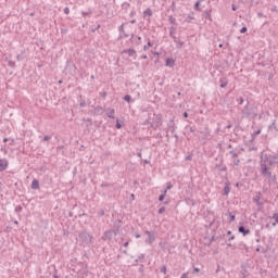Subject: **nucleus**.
<instances>
[{
    "label": "nucleus",
    "instance_id": "f257e3e1",
    "mask_svg": "<svg viewBox=\"0 0 278 278\" xmlns=\"http://www.w3.org/2000/svg\"><path fill=\"white\" fill-rule=\"evenodd\" d=\"M275 164H278V154L270 155L262 153L260 161L261 175H263V177H267V179H273V172H270L269 166H275Z\"/></svg>",
    "mask_w": 278,
    "mask_h": 278
},
{
    "label": "nucleus",
    "instance_id": "f03ea898",
    "mask_svg": "<svg viewBox=\"0 0 278 278\" xmlns=\"http://www.w3.org/2000/svg\"><path fill=\"white\" fill-rule=\"evenodd\" d=\"M78 238H80V240H85V242H92V236L86 231L80 232Z\"/></svg>",
    "mask_w": 278,
    "mask_h": 278
},
{
    "label": "nucleus",
    "instance_id": "7ed1b4c3",
    "mask_svg": "<svg viewBox=\"0 0 278 278\" xmlns=\"http://www.w3.org/2000/svg\"><path fill=\"white\" fill-rule=\"evenodd\" d=\"M146 236H148V239L146 240L147 244H151L152 242H155V235L151 231H146Z\"/></svg>",
    "mask_w": 278,
    "mask_h": 278
},
{
    "label": "nucleus",
    "instance_id": "20e7f679",
    "mask_svg": "<svg viewBox=\"0 0 278 278\" xmlns=\"http://www.w3.org/2000/svg\"><path fill=\"white\" fill-rule=\"evenodd\" d=\"M9 166V162L7 159H0V173H3Z\"/></svg>",
    "mask_w": 278,
    "mask_h": 278
},
{
    "label": "nucleus",
    "instance_id": "39448f33",
    "mask_svg": "<svg viewBox=\"0 0 278 278\" xmlns=\"http://www.w3.org/2000/svg\"><path fill=\"white\" fill-rule=\"evenodd\" d=\"M30 188L31 190H40V181H38V179H34Z\"/></svg>",
    "mask_w": 278,
    "mask_h": 278
},
{
    "label": "nucleus",
    "instance_id": "423d86ee",
    "mask_svg": "<svg viewBox=\"0 0 278 278\" xmlns=\"http://www.w3.org/2000/svg\"><path fill=\"white\" fill-rule=\"evenodd\" d=\"M239 233H242L243 236H249V233H251V230L244 228V226H240Z\"/></svg>",
    "mask_w": 278,
    "mask_h": 278
},
{
    "label": "nucleus",
    "instance_id": "0eeeda50",
    "mask_svg": "<svg viewBox=\"0 0 278 278\" xmlns=\"http://www.w3.org/2000/svg\"><path fill=\"white\" fill-rule=\"evenodd\" d=\"M242 115L251 116V109L249 108V105L244 106V109L242 110Z\"/></svg>",
    "mask_w": 278,
    "mask_h": 278
},
{
    "label": "nucleus",
    "instance_id": "6e6552de",
    "mask_svg": "<svg viewBox=\"0 0 278 278\" xmlns=\"http://www.w3.org/2000/svg\"><path fill=\"white\" fill-rule=\"evenodd\" d=\"M122 53H127L129 58H134V55H136V51L134 49L124 50Z\"/></svg>",
    "mask_w": 278,
    "mask_h": 278
},
{
    "label": "nucleus",
    "instance_id": "1a4fd4ad",
    "mask_svg": "<svg viewBox=\"0 0 278 278\" xmlns=\"http://www.w3.org/2000/svg\"><path fill=\"white\" fill-rule=\"evenodd\" d=\"M112 236H114V233L112 232V230H106L104 232V240H112Z\"/></svg>",
    "mask_w": 278,
    "mask_h": 278
},
{
    "label": "nucleus",
    "instance_id": "9d476101",
    "mask_svg": "<svg viewBox=\"0 0 278 278\" xmlns=\"http://www.w3.org/2000/svg\"><path fill=\"white\" fill-rule=\"evenodd\" d=\"M162 125V119L161 118H157V122L156 123H152L151 124V127L153 129H157V127H160Z\"/></svg>",
    "mask_w": 278,
    "mask_h": 278
},
{
    "label": "nucleus",
    "instance_id": "9b49d317",
    "mask_svg": "<svg viewBox=\"0 0 278 278\" xmlns=\"http://www.w3.org/2000/svg\"><path fill=\"white\" fill-rule=\"evenodd\" d=\"M269 218H273L275 220V223H273V227H277L278 224V214L275 213L273 216H269Z\"/></svg>",
    "mask_w": 278,
    "mask_h": 278
},
{
    "label": "nucleus",
    "instance_id": "f8f14e48",
    "mask_svg": "<svg viewBox=\"0 0 278 278\" xmlns=\"http://www.w3.org/2000/svg\"><path fill=\"white\" fill-rule=\"evenodd\" d=\"M114 114H116V112L114 111V109H110L106 112V115L109 118H114Z\"/></svg>",
    "mask_w": 278,
    "mask_h": 278
},
{
    "label": "nucleus",
    "instance_id": "ddd939ff",
    "mask_svg": "<svg viewBox=\"0 0 278 278\" xmlns=\"http://www.w3.org/2000/svg\"><path fill=\"white\" fill-rule=\"evenodd\" d=\"M220 88H227V78H222L219 79Z\"/></svg>",
    "mask_w": 278,
    "mask_h": 278
},
{
    "label": "nucleus",
    "instance_id": "4468645a",
    "mask_svg": "<svg viewBox=\"0 0 278 278\" xmlns=\"http://www.w3.org/2000/svg\"><path fill=\"white\" fill-rule=\"evenodd\" d=\"M166 66H169L170 68H173V66H175V60H173V59H167V60H166Z\"/></svg>",
    "mask_w": 278,
    "mask_h": 278
},
{
    "label": "nucleus",
    "instance_id": "2eb2a0df",
    "mask_svg": "<svg viewBox=\"0 0 278 278\" xmlns=\"http://www.w3.org/2000/svg\"><path fill=\"white\" fill-rule=\"evenodd\" d=\"M143 16H144V18H147V16H153V11L151 9H147L143 12Z\"/></svg>",
    "mask_w": 278,
    "mask_h": 278
},
{
    "label": "nucleus",
    "instance_id": "dca6fc26",
    "mask_svg": "<svg viewBox=\"0 0 278 278\" xmlns=\"http://www.w3.org/2000/svg\"><path fill=\"white\" fill-rule=\"evenodd\" d=\"M268 129H275V131H278V128H277V119H275L271 125L268 127Z\"/></svg>",
    "mask_w": 278,
    "mask_h": 278
},
{
    "label": "nucleus",
    "instance_id": "f3484780",
    "mask_svg": "<svg viewBox=\"0 0 278 278\" xmlns=\"http://www.w3.org/2000/svg\"><path fill=\"white\" fill-rule=\"evenodd\" d=\"M168 244V242H166V241H161L160 243H159V247H161V249H166V245Z\"/></svg>",
    "mask_w": 278,
    "mask_h": 278
},
{
    "label": "nucleus",
    "instance_id": "a211bd4d",
    "mask_svg": "<svg viewBox=\"0 0 278 278\" xmlns=\"http://www.w3.org/2000/svg\"><path fill=\"white\" fill-rule=\"evenodd\" d=\"M149 47H153V43L151 41H148V45L143 47V51H148Z\"/></svg>",
    "mask_w": 278,
    "mask_h": 278
},
{
    "label": "nucleus",
    "instance_id": "6ab92c4d",
    "mask_svg": "<svg viewBox=\"0 0 278 278\" xmlns=\"http://www.w3.org/2000/svg\"><path fill=\"white\" fill-rule=\"evenodd\" d=\"M200 5H201V1H197L194 4V8H195V10H198V12H201Z\"/></svg>",
    "mask_w": 278,
    "mask_h": 278
},
{
    "label": "nucleus",
    "instance_id": "aec40b11",
    "mask_svg": "<svg viewBox=\"0 0 278 278\" xmlns=\"http://www.w3.org/2000/svg\"><path fill=\"white\" fill-rule=\"evenodd\" d=\"M124 101H127V103H131V96L126 94V96L124 97Z\"/></svg>",
    "mask_w": 278,
    "mask_h": 278
},
{
    "label": "nucleus",
    "instance_id": "412c9836",
    "mask_svg": "<svg viewBox=\"0 0 278 278\" xmlns=\"http://www.w3.org/2000/svg\"><path fill=\"white\" fill-rule=\"evenodd\" d=\"M164 199H166V190L159 197V201H164Z\"/></svg>",
    "mask_w": 278,
    "mask_h": 278
},
{
    "label": "nucleus",
    "instance_id": "4be33fe9",
    "mask_svg": "<svg viewBox=\"0 0 278 278\" xmlns=\"http://www.w3.org/2000/svg\"><path fill=\"white\" fill-rule=\"evenodd\" d=\"M229 192H231V189L226 186V187L224 188V193L227 195V194H229Z\"/></svg>",
    "mask_w": 278,
    "mask_h": 278
},
{
    "label": "nucleus",
    "instance_id": "5701e85b",
    "mask_svg": "<svg viewBox=\"0 0 278 278\" xmlns=\"http://www.w3.org/2000/svg\"><path fill=\"white\" fill-rule=\"evenodd\" d=\"M176 47L177 49H181V47H184V41H178Z\"/></svg>",
    "mask_w": 278,
    "mask_h": 278
},
{
    "label": "nucleus",
    "instance_id": "b1692460",
    "mask_svg": "<svg viewBox=\"0 0 278 278\" xmlns=\"http://www.w3.org/2000/svg\"><path fill=\"white\" fill-rule=\"evenodd\" d=\"M173 189V185L170 182H167V187H166V192H168V190H172Z\"/></svg>",
    "mask_w": 278,
    "mask_h": 278
},
{
    "label": "nucleus",
    "instance_id": "393cba45",
    "mask_svg": "<svg viewBox=\"0 0 278 278\" xmlns=\"http://www.w3.org/2000/svg\"><path fill=\"white\" fill-rule=\"evenodd\" d=\"M99 216H105V211L103 208H101L99 212H98Z\"/></svg>",
    "mask_w": 278,
    "mask_h": 278
},
{
    "label": "nucleus",
    "instance_id": "a878e982",
    "mask_svg": "<svg viewBox=\"0 0 278 278\" xmlns=\"http://www.w3.org/2000/svg\"><path fill=\"white\" fill-rule=\"evenodd\" d=\"M49 140H51V136H45L43 139H42L43 142H47Z\"/></svg>",
    "mask_w": 278,
    "mask_h": 278
},
{
    "label": "nucleus",
    "instance_id": "bb28decb",
    "mask_svg": "<svg viewBox=\"0 0 278 278\" xmlns=\"http://www.w3.org/2000/svg\"><path fill=\"white\" fill-rule=\"evenodd\" d=\"M164 212H166V207H161V208H159V214H164Z\"/></svg>",
    "mask_w": 278,
    "mask_h": 278
},
{
    "label": "nucleus",
    "instance_id": "cd10ccee",
    "mask_svg": "<svg viewBox=\"0 0 278 278\" xmlns=\"http://www.w3.org/2000/svg\"><path fill=\"white\" fill-rule=\"evenodd\" d=\"M237 101L239 102L240 105L244 103V98H238Z\"/></svg>",
    "mask_w": 278,
    "mask_h": 278
},
{
    "label": "nucleus",
    "instance_id": "c85d7f7f",
    "mask_svg": "<svg viewBox=\"0 0 278 278\" xmlns=\"http://www.w3.org/2000/svg\"><path fill=\"white\" fill-rule=\"evenodd\" d=\"M22 211H23V206L18 205V206L15 207V212H17V213L22 212Z\"/></svg>",
    "mask_w": 278,
    "mask_h": 278
},
{
    "label": "nucleus",
    "instance_id": "c756f323",
    "mask_svg": "<svg viewBox=\"0 0 278 278\" xmlns=\"http://www.w3.org/2000/svg\"><path fill=\"white\" fill-rule=\"evenodd\" d=\"M115 127H116V129H121V127H123V126L121 125V122H119L118 119L116 121V126H115Z\"/></svg>",
    "mask_w": 278,
    "mask_h": 278
},
{
    "label": "nucleus",
    "instance_id": "7c9ffc66",
    "mask_svg": "<svg viewBox=\"0 0 278 278\" xmlns=\"http://www.w3.org/2000/svg\"><path fill=\"white\" fill-rule=\"evenodd\" d=\"M240 34H247V26H243V27L240 29Z\"/></svg>",
    "mask_w": 278,
    "mask_h": 278
},
{
    "label": "nucleus",
    "instance_id": "2f4dec72",
    "mask_svg": "<svg viewBox=\"0 0 278 278\" xmlns=\"http://www.w3.org/2000/svg\"><path fill=\"white\" fill-rule=\"evenodd\" d=\"M64 14H71V9H68V7L64 9Z\"/></svg>",
    "mask_w": 278,
    "mask_h": 278
},
{
    "label": "nucleus",
    "instance_id": "473e14b6",
    "mask_svg": "<svg viewBox=\"0 0 278 278\" xmlns=\"http://www.w3.org/2000/svg\"><path fill=\"white\" fill-rule=\"evenodd\" d=\"M175 21H177L175 17L169 16V23L175 24Z\"/></svg>",
    "mask_w": 278,
    "mask_h": 278
},
{
    "label": "nucleus",
    "instance_id": "72a5a7b5",
    "mask_svg": "<svg viewBox=\"0 0 278 278\" xmlns=\"http://www.w3.org/2000/svg\"><path fill=\"white\" fill-rule=\"evenodd\" d=\"M161 273H163V275H166V266L161 267Z\"/></svg>",
    "mask_w": 278,
    "mask_h": 278
},
{
    "label": "nucleus",
    "instance_id": "f704fd0d",
    "mask_svg": "<svg viewBox=\"0 0 278 278\" xmlns=\"http://www.w3.org/2000/svg\"><path fill=\"white\" fill-rule=\"evenodd\" d=\"M262 134V130L254 131L253 136H260Z\"/></svg>",
    "mask_w": 278,
    "mask_h": 278
},
{
    "label": "nucleus",
    "instance_id": "c9c22d12",
    "mask_svg": "<svg viewBox=\"0 0 278 278\" xmlns=\"http://www.w3.org/2000/svg\"><path fill=\"white\" fill-rule=\"evenodd\" d=\"M229 153L232 155V157H238V153H235L233 151H230Z\"/></svg>",
    "mask_w": 278,
    "mask_h": 278
},
{
    "label": "nucleus",
    "instance_id": "e433bc0d",
    "mask_svg": "<svg viewBox=\"0 0 278 278\" xmlns=\"http://www.w3.org/2000/svg\"><path fill=\"white\" fill-rule=\"evenodd\" d=\"M124 29H125V24H122V25L119 26V31H124Z\"/></svg>",
    "mask_w": 278,
    "mask_h": 278
},
{
    "label": "nucleus",
    "instance_id": "4c0bfd02",
    "mask_svg": "<svg viewBox=\"0 0 278 278\" xmlns=\"http://www.w3.org/2000/svg\"><path fill=\"white\" fill-rule=\"evenodd\" d=\"M233 220H236V215L230 216V223H233Z\"/></svg>",
    "mask_w": 278,
    "mask_h": 278
},
{
    "label": "nucleus",
    "instance_id": "58836bf2",
    "mask_svg": "<svg viewBox=\"0 0 278 278\" xmlns=\"http://www.w3.org/2000/svg\"><path fill=\"white\" fill-rule=\"evenodd\" d=\"M200 271H201V269H199V267L193 268V273H200Z\"/></svg>",
    "mask_w": 278,
    "mask_h": 278
},
{
    "label": "nucleus",
    "instance_id": "ea45409f",
    "mask_svg": "<svg viewBox=\"0 0 278 278\" xmlns=\"http://www.w3.org/2000/svg\"><path fill=\"white\" fill-rule=\"evenodd\" d=\"M180 278H188V273L182 274Z\"/></svg>",
    "mask_w": 278,
    "mask_h": 278
},
{
    "label": "nucleus",
    "instance_id": "a19ab883",
    "mask_svg": "<svg viewBox=\"0 0 278 278\" xmlns=\"http://www.w3.org/2000/svg\"><path fill=\"white\" fill-rule=\"evenodd\" d=\"M130 16H136V11H131Z\"/></svg>",
    "mask_w": 278,
    "mask_h": 278
},
{
    "label": "nucleus",
    "instance_id": "79ce46f5",
    "mask_svg": "<svg viewBox=\"0 0 278 278\" xmlns=\"http://www.w3.org/2000/svg\"><path fill=\"white\" fill-rule=\"evenodd\" d=\"M257 15H258L260 18H263L264 13H258Z\"/></svg>",
    "mask_w": 278,
    "mask_h": 278
},
{
    "label": "nucleus",
    "instance_id": "37998d69",
    "mask_svg": "<svg viewBox=\"0 0 278 278\" xmlns=\"http://www.w3.org/2000/svg\"><path fill=\"white\" fill-rule=\"evenodd\" d=\"M184 117H185V118H188V112H185V113H184Z\"/></svg>",
    "mask_w": 278,
    "mask_h": 278
},
{
    "label": "nucleus",
    "instance_id": "c03bdc74",
    "mask_svg": "<svg viewBox=\"0 0 278 278\" xmlns=\"http://www.w3.org/2000/svg\"><path fill=\"white\" fill-rule=\"evenodd\" d=\"M139 260H144V254H141V255L139 256Z\"/></svg>",
    "mask_w": 278,
    "mask_h": 278
},
{
    "label": "nucleus",
    "instance_id": "a18cd8bd",
    "mask_svg": "<svg viewBox=\"0 0 278 278\" xmlns=\"http://www.w3.org/2000/svg\"><path fill=\"white\" fill-rule=\"evenodd\" d=\"M124 247H125V248L129 247V242H125V243H124Z\"/></svg>",
    "mask_w": 278,
    "mask_h": 278
},
{
    "label": "nucleus",
    "instance_id": "49530a36",
    "mask_svg": "<svg viewBox=\"0 0 278 278\" xmlns=\"http://www.w3.org/2000/svg\"><path fill=\"white\" fill-rule=\"evenodd\" d=\"M147 58H148L147 55H142L141 60H147Z\"/></svg>",
    "mask_w": 278,
    "mask_h": 278
},
{
    "label": "nucleus",
    "instance_id": "de8ad7c7",
    "mask_svg": "<svg viewBox=\"0 0 278 278\" xmlns=\"http://www.w3.org/2000/svg\"><path fill=\"white\" fill-rule=\"evenodd\" d=\"M235 164L238 166V164H240V160H237Z\"/></svg>",
    "mask_w": 278,
    "mask_h": 278
},
{
    "label": "nucleus",
    "instance_id": "09e8293b",
    "mask_svg": "<svg viewBox=\"0 0 278 278\" xmlns=\"http://www.w3.org/2000/svg\"><path fill=\"white\" fill-rule=\"evenodd\" d=\"M83 16H88V13L87 12H83Z\"/></svg>",
    "mask_w": 278,
    "mask_h": 278
},
{
    "label": "nucleus",
    "instance_id": "8fccbe9b",
    "mask_svg": "<svg viewBox=\"0 0 278 278\" xmlns=\"http://www.w3.org/2000/svg\"><path fill=\"white\" fill-rule=\"evenodd\" d=\"M108 186V184H102V188H105Z\"/></svg>",
    "mask_w": 278,
    "mask_h": 278
},
{
    "label": "nucleus",
    "instance_id": "3c124183",
    "mask_svg": "<svg viewBox=\"0 0 278 278\" xmlns=\"http://www.w3.org/2000/svg\"><path fill=\"white\" fill-rule=\"evenodd\" d=\"M130 23L134 25L136 23V20H132Z\"/></svg>",
    "mask_w": 278,
    "mask_h": 278
},
{
    "label": "nucleus",
    "instance_id": "603ef678",
    "mask_svg": "<svg viewBox=\"0 0 278 278\" xmlns=\"http://www.w3.org/2000/svg\"><path fill=\"white\" fill-rule=\"evenodd\" d=\"M3 142H8V138H4V139H3Z\"/></svg>",
    "mask_w": 278,
    "mask_h": 278
},
{
    "label": "nucleus",
    "instance_id": "864d4df0",
    "mask_svg": "<svg viewBox=\"0 0 278 278\" xmlns=\"http://www.w3.org/2000/svg\"><path fill=\"white\" fill-rule=\"evenodd\" d=\"M235 238H236V237H233V236H232V237H230V239H229V240H235Z\"/></svg>",
    "mask_w": 278,
    "mask_h": 278
},
{
    "label": "nucleus",
    "instance_id": "5fc2aeb1",
    "mask_svg": "<svg viewBox=\"0 0 278 278\" xmlns=\"http://www.w3.org/2000/svg\"><path fill=\"white\" fill-rule=\"evenodd\" d=\"M186 160H191V156H187Z\"/></svg>",
    "mask_w": 278,
    "mask_h": 278
},
{
    "label": "nucleus",
    "instance_id": "6e6d98bb",
    "mask_svg": "<svg viewBox=\"0 0 278 278\" xmlns=\"http://www.w3.org/2000/svg\"><path fill=\"white\" fill-rule=\"evenodd\" d=\"M14 225H18V222H17V220H15V222H14Z\"/></svg>",
    "mask_w": 278,
    "mask_h": 278
},
{
    "label": "nucleus",
    "instance_id": "4d7b16f0",
    "mask_svg": "<svg viewBox=\"0 0 278 278\" xmlns=\"http://www.w3.org/2000/svg\"><path fill=\"white\" fill-rule=\"evenodd\" d=\"M232 10L236 11V7L235 5H232Z\"/></svg>",
    "mask_w": 278,
    "mask_h": 278
},
{
    "label": "nucleus",
    "instance_id": "13d9d810",
    "mask_svg": "<svg viewBox=\"0 0 278 278\" xmlns=\"http://www.w3.org/2000/svg\"><path fill=\"white\" fill-rule=\"evenodd\" d=\"M123 253L127 254V250H124Z\"/></svg>",
    "mask_w": 278,
    "mask_h": 278
},
{
    "label": "nucleus",
    "instance_id": "bf43d9fd",
    "mask_svg": "<svg viewBox=\"0 0 278 278\" xmlns=\"http://www.w3.org/2000/svg\"><path fill=\"white\" fill-rule=\"evenodd\" d=\"M136 238H140V235H136Z\"/></svg>",
    "mask_w": 278,
    "mask_h": 278
},
{
    "label": "nucleus",
    "instance_id": "052dcab7",
    "mask_svg": "<svg viewBox=\"0 0 278 278\" xmlns=\"http://www.w3.org/2000/svg\"><path fill=\"white\" fill-rule=\"evenodd\" d=\"M106 96H108V93L104 92V93H103V97H106Z\"/></svg>",
    "mask_w": 278,
    "mask_h": 278
},
{
    "label": "nucleus",
    "instance_id": "680f3d73",
    "mask_svg": "<svg viewBox=\"0 0 278 278\" xmlns=\"http://www.w3.org/2000/svg\"><path fill=\"white\" fill-rule=\"evenodd\" d=\"M138 40H142V37H138Z\"/></svg>",
    "mask_w": 278,
    "mask_h": 278
},
{
    "label": "nucleus",
    "instance_id": "e2e57ef3",
    "mask_svg": "<svg viewBox=\"0 0 278 278\" xmlns=\"http://www.w3.org/2000/svg\"><path fill=\"white\" fill-rule=\"evenodd\" d=\"M219 48H223V43L219 45Z\"/></svg>",
    "mask_w": 278,
    "mask_h": 278
},
{
    "label": "nucleus",
    "instance_id": "0e129e2a",
    "mask_svg": "<svg viewBox=\"0 0 278 278\" xmlns=\"http://www.w3.org/2000/svg\"><path fill=\"white\" fill-rule=\"evenodd\" d=\"M256 251L260 252V248H257Z\"/></svg>",
    "mask_w": 278,
    "mask_h": 278
},
{
    "label": "nucleus",
    "instance_id": "69168bd1",
    "mask_svg": "<svg viewBox=\"0 0 278 278\" xmlns=\"http://www.w3.org/2000/svg\"><path fill=\"white\" fill-rule=\"evenodd\" d=\"M228 235H231V231H228Z\"/></svg>",
    "mask_w": 278,
    "mask_h": 278
},
{
    "label": "nucleus",
    "instance_id": "338daca9",
    "mask_svg": "<svg viewBox=\"0 0 278 278\" xmlns=\"http://www.w3.org/2000/svg\"><path fill=\"white\" fill-rule=\"evenodd\" d=\"M59 84H62V80H59Z\"/></svg>",
    "mask_w": 278,
    "mask_h": 278
},
{
    "label": "nucleus",
    "instance_id": "774afa93",
    "mask_svg": "<svg viewBox=\"0 0 278 278\" xmlns=\"http://www.w3.org/2000/svg\"><path fill=\"white\" fill-rule=\"evenodd\" d=\"M53 278H58V276H53Z\"/></svg>",
    "mask_w": 278,
    "mask_h": 278
}]
</instances>
